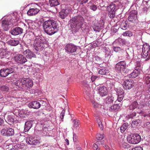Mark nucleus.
I'll use <instances>...</instances> for the list:
<instances>
[{
    "mask_svg": "<svg viewBox=\"0 0 150 150\" xmlns=\"http://www.w3.org/2000/svg\"><path fill=\"white\" fill-rule=\"evenodd\" d=\"M45 32L48 35H51L58 31L57 23L53 20H49L44 22L42 24Z\"/></svg>",
    "mask_w": 150,
    "mask_h": 150,
    "instance_id": "1",
    "label": "nucleus"
},
{
    "mask_svg": "<svg viewBox=\"0 0 150 150\" xmlns=\"http://www.w3.org/2000/svg\"><path fill=\"white\" fill-rule=\"evenodd\" d=\"M83 21V18L81 16H74L70 20L69 24L73 33L79 31L82 26Z\"/></svg>",
    "mask_w": 150,
    "mask_h": 150,
    "instance_id": "2",
    "label": "nucleus"
},
{
    "mask_svg": "<svg viewBox=\"0 0 150 150\" xmlns=\"http://www.w3.org/2000/svg\"><path fill=\"white\" fill-rule=\"evenodd\" d=\"M45 45L47 44L45 43L42 37L40 36L36 37L33 43V47L35 50L38 51L43 50L45 47Z\"/></svg>",
    "mask_w": 150,
    "mask_h": 150,
    "instance_id": "3",
    "label": "nucleus"
},
{
    "mask_svg": "<svg viewBox=\"0 0 150 150\" xmlns=\"http://www.w3.org/2000/svg\"><path fill=\"white\" fill-rule=\"evenodd\" d=\"M29 6H30V7L27 13V15L28 16H35L40 11V6L36 3H33L29 5Z\"/></svg>",
    "mask_w": 150,
    "mask_h": 150,
    "instance_id": "4",
    "label": "nucleus"
},
{
    "mask_svg": "<svg viewBox=\"0 0 150 150\" xmlns=\"http://www.w3.org/2000/svg\"><path fill=\"white\" fill-rule=\"evenodd\" d=\"M141 139V136L137 134H132L127 137V141L130 143L136 144L138 143Z\"/></svg>",
    "mask_w": 150,
    "mask_h": 150,
    "instance_id": "5",
    "label": "nucleus"
},
{
    "mask_svg": "<svg viewBox=\"0 0 150 150\" xmlns=\"http://www.w3.org/2000/svg\"><path fill=\"white\" fill-rule=\"evenodd\" d=\"M150 46L147 43L143 45L142 49V56L144 58H146V60L150 59Z\"/></svg>",
    "mask_w": 150,
    "mask_h": 150,
    "instance_id": "6",
    "label": "nucleus"
},
{
    "mask_svg": "<svg viewBox=\"0 0 150 150\" xmlns=\"http://www.w3.org/2000/svg\"><path fill=\"white\" fill-rule=\"evenodd\" d=\"M15 70L13 67H8L3 68L0 71V76L1 77H5L8 75L14 72Z\"/></svg>",
    "mask_w": 150,
    "mask_h": 150,
    "instance_id": "7",
    "label": "nucleus"
},
{
    "mask_svg": "<svg viewBox=\"0 0 150 150\" xmlns=\"http://www.w3.org/2000/svg\"><path fill=\"white\" fill-rule=\"evenodd\" d=\"M127 67V64L125 61H121L117 63L115 65V69L118 72L121 73L124 71Z\"/></svg>",
    "mask_w": 150,
    "mask_h": 150,
    "instance_id": "8",
    "label": "nucleus"
},
{
    "mask_svg": "<svg viewBox=\"0 0 150 150\" xmlns=\"http://www.w3.org/2000/svg\"><path fill=\"white\" fill-rule=\"evenodd\" d=\"M22 81L23 84V89L28 90V88L33 86V82L31 79L29 78H22Z\"/></svg>",
    "mask_w": 150,
    "mask_h": 150,
    "instance_id": "9",
    "label": "nucleus"
},
{
    "mask_svg": "<svg viewBox=\"0 0 150 150\" xmlns=\"http://www.w3.org/2000/svg\"><path fill=\"white\" fill-rule=\"evenodd\" d=\"M14 59L16 62L21 64L25 63L27 61L26 58L21 54H18L14 56Z\"/></svg>",
    "mask_w": 150,
    "mask_h": 150,
    "instance_id": "10",
    "label": "nucleus"
},
{
    "mask_svg": "<svg viewBox=\"0 0 150 150\" xmlns=\"http://www.w3.org/2000/svg\"><path fill=\"white\" fill-rule=\"evenodd\" d=\"M71 8L70 7H66L65 9H62L59 12V16L60 17L64 19L68 15V14L71 12Z\"/></svg>",
    "mask_w": 150,
    "mask_h": 150,
    "instance_id": "11",
    "label": "nucleus"
},
{
    "mask_svg": "<svg viewBox=\"0 0 150 150\" xmlns=\"http://www.w3.org/2000/svg\"><path fill=\"white\" fill-rule=\"evenodd\" d=\"M26 142L27 144L33 145H36L40 143L39 140L36 138H33L32 137H26Z\"/></svg>",
    "mask_w": 150,
    "mask_h": 150,
    "instance_id": "12",
    "label": "nucleus"
},
{
    "mask_svg": "<svg viewBox=\"0 0 150 150\" xmlns=\"http://www.w3.org/2000/svg\"><path fill=\"white\" fill-rule=\"evenodd\" d=\"M65 50L71 53H74L78 49L77 47L72 44H68L65 47Z\"/></svg>",
    "mask_w": 150,
    "mask_h": 150,
    "instance_id": "13",
    "label": "nucleus"
},
{
    "mask_svg": "<svg viewBox=\"0 0 150 150\" xmlns=\"http://www.w3.org/2000/svg\"><path fill=\"white\" fill-rule=\"evenodd\" d=\"M137 19V12L135 10L131 11L129 14L128 20L130 22L134 23Z\"/></svg>",
    "mask_w": 150,
    "mask_h": 150,
    "instance_id": "14",
    "label": "nucleus"
},
{
    "mask_svg": "<svg viewBox=\"0 0 150 150\" xmlns=\"http://www.w3.org/2000/svg\"><path fill=\"white\" fill-rule=\"evenodd\" d=\"M1 133L5 136H12L14 134V130L11 128L3 129L1 130Z\"/></svg>",
    "mask_w": 150,
    "mask_h": 150,
    "instance_id": "15",
    "label": "nucleus"
},
{
    "mask_svg": "<svg viewBox=\"0 0 150 150\" xmlns=\"http://www.w3.org/2000/svg\"><path fill=\"white\" fill-rule=\"evenodd\" d=\"M12 21L10 19H6L2 21V26L5 31H7Z\"/></svg>",
    "mask_w": 150,
    "mask_h": 150,
    "instance_id": "16",
    "label": "nucleus"
},
{
    "mask_svg": "<svg viewBox=\"0 0 150 150\" xmlns=\"http://www.w3.org/2000/svg\"><path fill=\"white\" fill-rule=\"evenodd\" d=\"M9 54L6 51L3 49H0V59H4L6 62L8 61L9 58Z\"/></svg>",
    "mask_w": 150,
    "mask_h": 150,
    "instance_id": "17",
    "label": "nucleus"
},
{
    "mask_svg": "<svg viewBox=\"0 0 150 150\" xmlns=\"http://www.w3.org/2000/svg\"><path fill=\"white\" fill-rule=\"evenodd\" d=\"M40 102L37 101H34L30 103L29 104V107L35 109H38L41 106L40 103H42L43 101L42 100H39Z\"/></svg>",
    "mask_w": 150,
    "mask_h": 150,
    "instance_id": "18",
    "label": "nucleus"
},
{
    "mask_svg": "<svg viewBox=\"0 0 150 150\" xmlns=\"http://www.w3.org/2000/svg\"><path fill=\"white\" fill-rule=\"evenodd\" d=\"M23 30L22 28L17 27L12 29L11 31V33L13 35H17L22 33Z\"/></svg>",
    "mask_w": 150,
    "mask_h": 150,
    "instance_id": "19",
    "label": "nucleus"
},
{
    "mask_svg": "<svg viewBox=\"0 0 150 150\" xmlns=\"http://www.w3.org/2000/svg\"><path fill=\"white\" fill-rule=\"evenodd\" d=\"M124 87L126 89H129L134 86L133 82L131 80H126L123 83Z\"/></svg>",
    "mask_w": 150,
    "mask_h": 150,
    "instance_id": "20",
    "label": "nucleus"
},
{
    "mask_svg": "<svg viewBox=\"0 0 150 150\" xmlns=\"http://www.w3.org/2000/svg\"><path fill=\"white\" fill-rule=\"evenodd\" d=\"M24 54L28 59H31L32 57H36L35 55L29 50H26L23 52Z\"/></svg>",
    "mask_w": 150,
    "mask_h": 150,
    "instance_id": "21",
    "label": "nucleus"
},
{
    "mask_svg": "<svg viewBox=\"0 0 150 150\" xmlns=\"http://www.w3.org/2000/svg\"><path fill=\"white\" fill-rule=\"evenodd\" d=\"M98 90L99 93L102 97L106 96L108 94L107 89V88L105 86H102L100 87Z\"/></svg>",
    "mask_w": 150,
    "mask_h": 150,
    "instance_id": "22",
    "label": "nucleus"
},
{
    "mask_svg": "<svg viewBox=\"0 0 150 150\" xmlns=\"http://www.w3.org/2000/svg\"><path fill=\"white\" fill-rule=\"evenodd\" d=\"M140 70L135 69L133 71L128 75V77L130 78H133L137 77L139 74Z\"/></svg>",
    "mask_w": 150,
    "mask_h": 150,
    "instance_id": "23",
    "label": "nucleus"
},
{
    "mask_svg": "<svg viewBox=\"0 0 150 150\" xmlns=\"http://www.w3.org/2000/svg\"><path fill=\"white\" fill-rule=\"evenodd\" d=\"M32 123L30 121L25 122V125L24 130L25 132L28 131L32 126Z\"/></svg>",
    "mask_w": 150,
    "mask_h": 150,
    "instance_id": "24",
    "label": "nucleus"
},
{
    "mask_svg": "<svg viewBox=\"0 0 150 150\" xmlns=\"http://www.w3.org/2000/svg\"><path fill=\"white\" fill-rule=\"evenodd\" d=\"M109 73V71L108 70L106 69L105 67H101L98 73L101 75H106L108 74Z\"/></svg>",
    "mask_w": 150,
    "mask_h": 150,
    "instance_id": "25",
    "label": "nucleus"
},
{
    "mask_svg": "<svg viewBox=\"0 0 150 150\" xmlns=\"http://www.w3.org/2000/svg\"><path fill=\"white\" fill-rule=\"evenodd\" d=\"M138 106V104L137 102L135 101H134L129 105V110H133L137 107H138V108H139Z\"/></svg>",
    "mask_w": 150,
    "mask_h": 150,
    "instance_id": "26",
    "label": "nucleus"
},
{
    "mask_svg": "<svg viewBox=\"0 0 150 150\" xmlns=\"http://www.w3.org/2000/svg\"><path fill=\"white\" fill-rule=\"evenodd\" d=\"M8 44L12 46H16L18 45L19 42L18 40H11L8 42Z\"/></svg>",
    "mask_w": 150,
    "mask_h": 150,
    "instance_id": "27",
    "label": "nucleus"
},
{
    "mask_svg": "<svg viewBox=\"0 0 150 150\" xmlns=\"http://www.w3.org/2000/svg\"><path fill=\"white\" fill-rule=\"evenodd\" d=\"M5 120L6 122L10 125L12 124L14 121L13 119L12 118V117L10 115H8Z\"/></svg>",
    "mask_w": 150,
    "mask_h": 150,
    "instance_id": "28",
    "label": "nucleus"
},
{
    "mask_svg": "<svg viewBox=\"0 0 150 150\" xmlns=\"http://www.w3.org/2000/svg\"><path fill=\"white\" fill-rule=\"evenodd\" d=\"M120 108V106L117 104H115L111 106L110 109L111 111H117Z\"/></svg>",
    "mask_w": 150,
    "mask_h": 150,
    "instance_id": "29",
    "label": "nucleus"
},
{
    "mask_svg": "<svg viewBox=\"0 0 150 150\" xmlns=\"http://www.w3.org/2000/svg\"><path fill=\"white\" fill-rule=\"evenodd\" d=\"M22 78L20 79L19 80H17L15 82V84L19 88H21L23 89V84L22 82Z\"/></svg>",
    "mask_w": 150,
    "mask_h": 150,
    "instance_id": "30",
    "label": "nucleus"
},
{
    "mask_svg": "<svg viewBox=\"0 0 150 150\" xmlns=\"http://www.w3.org/2000/svg\"><path fill=\"white\" fill-rule=\"evenodd\" d=\"M49 3L51 6H57L59 4L57 0H50Z\"/></svg>",
    "mask_w": 150,
    "mask_h": 150,
    "instance_id": "31",
    "label": "nucleus"
},
{
    "mask_svg": "<svg viewBox=\"0 0 150 150\" xmlns=\"http://www.w3.org/2000/svg\"><path fill=\"white\" fill-rule=\"evenodd\" d=\"M128 126V124L127 123H124L120 127V131L122 133L124 132Z\"/></svg>",
    "mask_w": 150,
    "mask_h": 150,
    "instance_id": "32",
    "label": "nucleus"
},
{
    "mask_svg": "<svg viewBox=\"0 0 150 150\" xmlns=\"http://www.w3.org/2000/svg\"><path fill=\"white\" fill-rule=\"evenodd\" d=\"M115 4H112L108 6L107 9L108 11H115Z\"/></svg>",
    "mask_w": 150,
    "mask_h": 150,
    "instance_id": "33",
    "label": "nucleus"
},
{
    "mask_svg": "<svg viewBox=\"0 0 150 150\" xmlns=\"http://www.w3.org/2000/svg\"><path fill=\"white\" fill-rule=\"evenodd\" d=\"M120 146L122 148L125 149V150H127L126 149H128L130 148L129 145L127 143L124 142L122 143Z\"/></svg>",
    "mask_w": 150,
    "mask_h": 150,
    "instance_id": "34",
    "label": "nucleus"
},
{
    "mask_svg": "<svg viewBox=\"0 0 150 150\" xmlns=\"http://www.w3.org/2000/svg\"><path fill=\"white\" fill-rule=\"evenodd\" d=\"M128 27L126 21H122L120 24V28L122 29L126 30Z\"/></svg>",
    "mask_w": 150,
    "mask_h": 150,
    "instance_id": "35",
    "label": "nucleus"
},
{
    "mask_svg": "<svg viewBox=\"0 0 150 150\" xmlns=\"http://www.w3.org/2000/svg\"><path fill=\"white\" fill-rule=\"evenodd\" d=\"M73 127L76 128L79 127L80 124L79 121L78 120H74L73 121Z\"/></svg>",
    "mask_w": 150,
    "mask_h": 150,
    "instance_id": "36",
    "label": "nucleus"
},
{
    "mask_svg": "<svg viewBox=\"0 0 150 150\" xmlns=\"http://www.w3.org/2000/svg\"><path fill=\"white\" fill-rule=\"evenodd\" d=\"M117 93L118 96H124V92L122 89H117Z\"/></svg>",
    "mask_w": 150,
    "mask_h": 150,
    "instance_id": "37",
    "label": "nucleus"
},
{
    "mask_svg": "<svg viewBox=\"0 0 150 150\" xmlns=\"http://www.w3.org/2000/svg\"><path fill=\"white\" fill-rule=\"evenodd\" d=\"M97 121L98 125V126L99 128H100V129L101 130H103L104 127L100 119H97Z\"/></svg>",
    "mask_w": 150,
    "mask_h": 150,
    "instance_id": "38",
    "label": "nucleus"
},
{
    "mask_svg": "<svg viewBox=\"0 0 150 150\" xmlns=\"http://www.w3.org/2000/svg\"><path fill=\"white\" fill-rule=\"evenodd\" d=\"M96 137L97 139L100 140H102L104 138V135L103 134H98L96 135Z\"/></svg>",
    "mask_w": 150,
    "mask_h": 150,
    "instance_id": "39",
    "label": "nucleus"
},
{
    "mask_svg": "<svg viewBox=\"0 0 150 150\" xmlns=\"http://www.w3.org/2000/svg\"><path fill=\"white\" fill-rule=\"evenodd\" d=\"M108 16L111 18H113L115 16V11H108Z\"/></svg>",
    "mask_w": 150,
    "mask_h": 150,
    "instance_id": "40",
    "label": "nucleus"
},
{
    "mask_svg": "<svg viewBox=\"0 0 150 150\" xmlns=\"http://www.w3.org/2000/svg\"><path fill=\"white\" fill-rule=\"evenodd\" d=\"M122 35L124 36H128L129 37L132 36V33L129 31H126L125 32H124L122 34Z\"/></svg>",
    "mask_w": 150,
    "mask_h": 150,
    "instance_id": "41",
    "label": "nucleus"
},
{
    "mask_svg": "<svg viewBox=\"0 0 150 150\" xmlns=\"http://www.w3.org/2000/svg\"><path fill=\"white\" fill-rule=\"evenodd\" d=\"M140 122V120L139 119L136 120H133L132 122V125H134V126H137L139 124Z\"/></svg>",
    "mask_w": 150,
    "mask_h": 150,
    "instance_id": "42",
    "label": "nucleus"
},
{
    "mask_svg": "<svg viewBox=\"0 0 150 150\" xmlns=\"http://www.w3.org/2000/svg\"><path fill=\"white\" fill-rule=\"evenodd\" d=\"M93 28L94 30L96 32H99L100 30V27L96 25H94L93 26Z\"/></svg>",
    "mask_w": 150,
    "mask_h": 150,
    "instance_id": "43",
    "label": "nucleus"
},
{
    "mask_svg": "<svg viewBox=\"0 0 150 150\" xmlns=\"http://www.w3.org/2000/svg\"><path fill=\"white\" fill-rule=\"evenodd\" d=\"M32 71L33 72V74L35 75V74L39 71V69L37 67H33L32 68Z\"/></svg>",
    "mask_w": 150,
    "mask_h": 150,
    "instance_id": "44",
    "label": "nucleus"
},
{
    "mask_svg": "<svg viewBox=\"0 0 150 150\" xmlns=\"http://www.w3.org/2000/svg\"><path fill=\"white\" fill-rule=\"evenodd\" d=\"M0 89L2 91H7L9 90V88L5 86H2L0 87Z\"/></svg>",
    "mask_w": 150,
    "mask_h": 150,
    "instance_id": "45",
    "label": "nucleus"
},
{
    "mask_svg": "<svg viewBox=\"0 0 150 150\" xmlns=\"http://www.w3.org/2000/svg\"><path fill=\"white\" fill-rule=\"evenodd\" d=\"M113 50L114 51L116 52H118L122 50L121 48L118 47H113Z\"/></svg>",
    "mask_w": 150,
    "mask_h": 150,
    "instance_id": "46",
    "label": "nucleus"
},
{
    "mask_svg": "<svg viewBox=\"0 0 150 150\" xmlns=\"http://www.w3.org/2000/svg\"><path fill=\"white\" fill-rule=\"evenodd\" d=\"M113 97L112 96L108 97L107 100V102L108 103H112L113 100Z\"/></svg>",
    "mask_w": 150,
    "mask_h": 150,
    "instance_id": "47",
    "label": "nucleus"
},
{
    "mask_svg": "<svg viewBox=\"0 0 150 150\" xmlns=\"http://www.w3.org/2000/svg\"><path fill=\"white\" fill-rule=\"evenodd\" d=\"M92 103L93 107L95 108H98L100 106V105L99 104L95 102L94 101H92Z\"/></svg>",
    "mask_w": 150,
    "mask_h": 150,
    "instance_id": "48",
    "label": "nucleus"
},
{
    "mask_svg": "<svg viewBox=\"0 0 150 150\" xmlns=\"http://www.w3.org/2000/svg\"><path fill=\"white\" fill-rule=\"evenodd\" d=\"M144 127L150 131V122H147L144 124Z\"/></svg>",
    "mask_w": 150,
    "mask_h": 150,
    "instance_id": "49",
    "label": "nucleus"
},
{
    "mask_svg": "<svg viewBox=\"0 0 150 150\" xmlns=\"http://www.w3.org/2000/svg\"><path fill=\"white\" fill-rule=\"evenodd\" d=\"M90 9L93 11H95L97 9V6L94 5L93 4L90 6Z\"/></svg>",
    "mask_w": 150,
    "mask_h": 150,
    "instance_id": "50",
    "label": "nucleus"
},
{
    "mask_svg": "<svg viewBox=\"0 0 150 150\" xmlns=\"http://www.w3.org/2000/svg\"><path fill=\"white\" fill-rule=\"evenodd\" d=\"M13 145L11 144H10L9 145H7L6 146V149H8V150H12L13 149Z\"/></svg>",
    "mask_w": 150,
    "mask_h": 150,
    "instance_id": "51",
    "label": "nucleus"
},
{
    "mask_svg": "<svg viewBox=\"0 0 150 150\" xmlns=\"http://www.w3.org/2000/svg\"><path fill=\"white\" fill-rule=\"evenodd\" d=\"M65 113V111L64 110H63L62 111L61 113H60V118L61 119V120L62 121H63V118L64 116Z\"/></svg>",
    "mask_w": 150,
    "mask_h": 150,
    "instance_id": "52",
    "label": "nucleus"
},
{
    "mask_svg": "<svg viewBox=\"0 0 150 150\" xmlns=\"http://www.w3.org/2000/svg\"><path fill=\"white\" fill-rule=\"evenodd\" d=\"M143 2L147 6H150V0H143Z\"/></svg>",
    "mask_w": 150,
    "mask_h": 150,
    "instance_id": "53",
    "label": "nucleus"
},
{
    "mask_svg": "<svg viewBox=\"0 0 150 150\" xmlns=\"http://www.w3.org/2000/svg\"><path fill=\"white\" fill-rule=\"evenodd\" d=\"M101 143L100 142H96V144H93V148L94 149H96L98 148L99 147L98 145V144H100V143Z\"/></svg>",
    "mask_w": 150,
    "mask_h": 150,
    "instance_id": "54",
    "label": "nucleus"
},
{
    "mask_svg": "<svg viewBox=\"0 0 150 150\" xmlns=\"http://www.w3.org/2000/svg\"><path fill=\"white\" fill-rule=\"evenodd\" d=\"M146 84H149L150 83V77L149 76H147L146 79Z\"/></svg>",
    "mask_w": 150,
    "mask_h": 150,
    "instance_id": "55",
    "label": "nucleus"
},
{
    "mask_svg": "<svg viewBox=\"0 0 150 150\" xmlns=\"http://www.w3.org/2000/svg\"><path fill=\"white\" fill-rule=\"evenodd\" d=\"M124 96H118L117 101L119 102H121L123 99Z\"/></svg>",
    "mask_w": 150,
    "mask_h": 150,
    "instance_id": "56",
    "label": "nucleus"
},
{
    "mask_svg": "<svg viewBox=\"0 0 150 150\" xmlns=\"http://www.w3.org/2000/svg\"><path fill=\"white\" fill-rule=\"evenodd\" d=\"M116 41L117 42H119L120 43L122 42V43H124L125 42L124 40L120 38H119L117 40H116Z\"/></svg>",
    "mask_w": 150,
    "mask_h": 150,
    "instance_id": "57",
    "label": "nucleus"
},
{
    "mask_svg": "<svg viewBox=\"0 0 150 150\" xmlns=\"http://www.w3.org/2000/svg\"><path fill=\"white\" fill-rule=\"evenodd\" d=\"M98 76H96L93 75L91 77V79L92 82H93L98 78Z\"/></svg>",
    "mask_w": 150,
    "mask_h": 150,
    "instance_id": "58",
    "label": "nucleus"
},
{
    "mask_svg": "<svg viewBox=\"0 0 150 150\" xmlns=\"http://www.w3.org/2000/svg\"><path fill=\"white\" fill-rule=\"evenodd\" d=\"M80 4H83L86 3L87 2L88 0H78Z\"/></svg>",
    "mask_w": 150,
    "mask_h": 150,
    "instance_id": "59",
    "label": "nucleus"
},
{
    "mask_svg": "<svg viewBox=\"0 0 150 150\" xmlns=\"http://www.w3.org/2000/svg\"><path fill=\"white\" fill-rule=\"evenodd\" d=\"M135 65L136 67H140L141 66V63L140 62L137 61L135 63Z\"/></svg>",
    "mask_w": 150,
    "mask_h": 150,
    "instance_id": "60",
    "label": "nucleus"
},
{
    "mask_svg": "<svg viewBox=\"0 0 150 150\" xmlns=\"http://www.w3.org/2000/svg\"><path fill=\"white\" fill-rule=\"evenodd\" d=\"M103 146L106 149V150H110L109 147L106 144H103Z\"/></svg>",
    "mask_w": 150,
    "mask_h": 150,
    "instance_id": "61",
    "label": "nucleus"
},
{
    "mask_svg": "<svg viewBox=\"0 0 150 150\" xmlns=\"http://www.w3.org/2000/svg\"><path fill=\"white\" fill-rule=\"evenodd\" d=\"M132 150H143V149L141 147H139L133 148Z\"/></svg>",
    "mask_w": 150,
    "mask_h": 150,
    "instance_id": "62",
    "label": "nucleus"
},
{
    "mask_svg": "<svg viewBox=\"0 0 150 150\" xmlns=\"http://www.w3.org/2000/svg\"><path fill=\"white\" fill-rule=\"evenodd\" d=\"M73 140L74 142H76L77 141L76 135L75 134L73 135Z\"/></svg>",
    "mask_w": 150,
    "mask_h": 150,
    "instance_id": "63",
    "label": "nucleus"
},
{
    "mask_svg": "<svg viewBox=\"0 0 150 150\" xmlns=\"http://www.w3.org/2000/svg\"><path fill=\"white\" fill-rule=\"evenodd\" d=\"M136 115V113L133 112L132 113V114L130 115V117L131 118L133 117L134 116H135Z\"/></svg>",
    "mask_w": 150,
    "mask_h": 150,
    "instance_id": "64",
    "label": "nucleus"
}]
</instances>
